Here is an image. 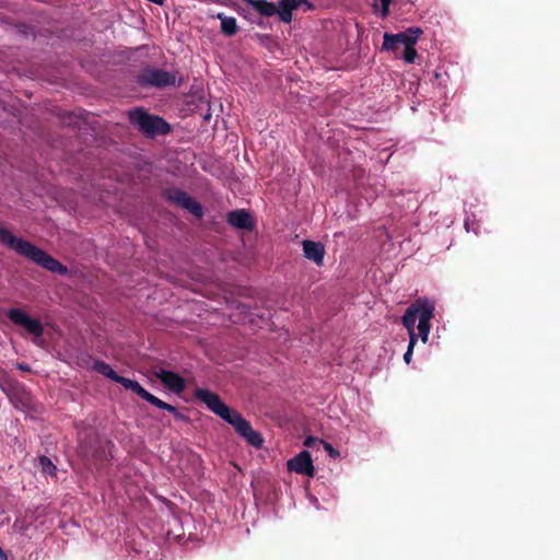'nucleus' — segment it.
<instances>
[{"label": "nucleus", "mask_w": 560, "mask_h": 560, "mask_svg": "<svg viewBox=\"0 0 560 560\" xmlns=\"http://www.w3.org/2000/svg\"><path fill=\"white\" fill-rule=\"evenodd\" d=\"M195 398L207 406L214 415L231 424L235 432L250 446L262 447L264 438L260 432L254 430L250 422L243 415L225 405L217 393L206 388H197Z\"/></svg>", "instance_id": "nucleus-1"}, {"label": "nucleus", "mask_w": 560, "mask_h": 560, "mask_svg": "<svg viewBox=\"0 0 560 560\" xmlns=\"http://www.w3.org/2000/svg\"><path fill=\"white\" fill-rule=\"evenodd\" d=\"M0 243L50 272L61 276L68 273L67 266L31 242L14 236L2 226H0Z\"/></svg>", "instance_id": "nucleus-2"}, {"label": "nucleus", "mask_w": 560, "mask_h": 560, "mask_svg": "<svg viewBox=\"0 0 560 560\" xmlns=\"http://www.w3.org/2000/svg\"><path fill=\"white\" fill-rule=\"evenodd\" d=\"M434 310V303L425 298L417 299L408 306L401 322L408 330L409 340L413 337L417 341L420 337L423 343L428 341L431 329L430 320L433 317Z\"/></svg>", "instance_id": "nucleus-3"}, {"label": "nucleus", "mask_w": 560, "mask_h": 560, "mask_svg": "<svg viewBox=\"0 0 560 560\" xmlns=\"http://www.w3.org/2000/svg\"><path fill=\"white\" fill-rule=\"evenodd\" d=\"M113 447L112 441L103 442L98 434L91 432L80 440L78 453L83 460L98 468L104 462L109 460Z\"/></svg>", "instance_id": "nucleus-4"}, {"label": "nucleus", "mask_w": 560, "mask_h": 560, "mask_svg": "<svg viewBox=\"0 0 560 560\" xmlns=\"http://www.w3.org/2000/svg\"><path fill=\"white\" fill-rule=\"evenodd\" d=\"M127 115L130 124L149 138L167 135L171 131L167 121L160 116L149 114L142 107L132 108Z\"/></svg>", "instance_id": "nucleus-5"}, {"label": "nucleus", "mask_w": 560, "mask_h": 560, "mask_svg": "<svg viewBox=\"0 0 560 560\" xmlns=\"http://www.w3.org/2000/svg\"><path fill=\"white\" fill-rule=\"evenodd\" d=\"M115 382L120 384L121 386H124L126 389L133 392L139 397H141L145 401L150 402L151 405L155 406L156 408L166 410V411L173 413L175 419L183 420V421L187 420V417L185 415H183L182 412H179L176 407H174L173 405L167 404V402L161 400L160 398H158L156 396L152 395L145 388H143L137 381L120 376L118 374Z\"/></svg>", "instance_id": "nucleus-6"}, {"label": "nucleus", "mask_w": 560, "mask_h": 560, "mask_svg": "<svg viewBox=\"0 0 560 560\" xmlns=\"http://www.w3.org/2000/svg\"><path fill=\"white\" fill-rule=\"evenodd\" d=\"M136 82L142 88L163 89L175 85L176 73L164 69L147 67L137 73Z\"/></svg>", "instance_id": "nucleus-7"}, {"label": "nucleus", "mask_w": 560, "mask_h": 560, "mask_svg": "<svg viewBox=\"0 0 560 560\" xmlns=\"http://www.w3.org/2000/svg\"><path fill=\"white\" fill-rule=\"evenodd\" d=\"M164 196L167 201L179 206L180 208L190 212L192 215L197 218H201L203 215V209L201 205L186 191L178 188H168L165 190Z\"/></svg>", "instance_id": "nucleus-8"}, {"label": "nucleus", "mask_w": 560, "mask_h": 560, "mask_svg": "<svg viewBox=\"0 0 560 560\" xmlns=\"http://www.w3.org/2000/svg\"><path fill=\"white\" fill-rule=\"evenodd\" d=\"M7 317L18 326L23 327L30 335L39 338L44 334V326L37 318H32L28 314L18 307L10 308Z\"/></svg>", "instance_id": "nucleus-9"}, {"label": "nucleus", "mask_w": 560, "mask_h": 560, "mask_svg": "<svg viewBox=\"0 0 560 560\" xmlns=\"http://www.w3.org/2000/svg\"><path fill=\"white\" fill-rule=\"evenodd\" d=\"M289 471H294L307 477H314L315 467L308 451H301L298 455L287 462Z\"/></svg>", "instance_id": "nucleus-10"}, {"label": "nucleus", "mask_w": 560, "mask_h": 560, "mask_svg": "<svg viewBox=\"0 0 560 560\" xmlns=\"http://www.w3.org/2000/svg\"><path fill=\"white\" fill-rule=\"evenodd\" d=\"M301 5H305V11L313 9V4L308 0H279L277 7L280 21L291 23L293 11Z\"/></svg>", "instance_id": "nucleus-11"}, {"label": "nucleus", "mask_w": 560, "mask_h": 560, "mask_svg": "<svg viewBox=\"0 0 560 560\" xmlns=\"http://www.w3.org/2000/svg\"><path fill=\"white\" fill-rule=\"evenodd\" d=\"M156 377L173 393L180 394L185 389V380L177 373L160 369L155 372Z\"/></svg>", "instance_id": "nucleus-12"}, {"label": "nucleus", "mask_w": 560, "mask_h": 560, "mask_svg": "<svg viewBox=\"0 0 560 560\" xmlns=\"http://www.w3.org/2000/svg\"><path fill=\"white\" fill-rule=\"evenodd\" d=\"M226 222L240 230H252L254 226V221L250 213L245 209L233 210L228 212Z\"/></svg>", "instance_id": "nucleus-13"}, {"label": "nucleus", "mask_w": 560, "mask_h": 560, "mask_svg": "<svg viewBox=\"0 0 560 560\" xmlns=\"http://www.w3.org/2000/svg\"><path fill=\"white\" fill-rule=\"evenodd\" d=\"M302 246L306 259L313 261L318 267L324 265L325 247L320 242L305 240Z\"/></svg>", "instance_id": "nucleus-14"}, {"label": "nucleus", "mask_w": 560, "mask_h": 560, "mask_svg": "<svg viewBox=\"0 0 560 560\" xmlns=\"http://www.w3.org/2000/svg\"><path fill=\"white\" fill-rule=\"evenodd\" d=\"M2 389L11 401L19 400L24 404V400L28 398V393L25 390L24 385L18 381H7Z\"/></svg>", "instance_id": "nucleus-15"}, {"label": "nucleus", "mask_w": 560, "mask_h": 560, "mask_svg": "<svg viewBox=\"0 0 560 560\" xmlns=\"http://www.w3.org/2000/svg\"><path fill=\"white\" fill-rule=\"evenodd\" d=\"M243 1L262 16L270 18L275 14H278L277 4H275L273 2H269L268 0H243Z\"/></svg>", "instance_id": "nucleus-16"}, {"label": "nucleus", "mask_w": 560, "mask_h": 560, "mask_svg": "<svg viewBox=\"0 0 560 560\" xmlns=\"http://www.w3.org/2000/svg\"><path fill=\"white\" fill-rule=\"evenodd\" d=\"M422 34V31L419 27H409L405 32L394 34L393 36H388V39L395 38L399 45H404L405 47L415 45Z\"/></svg>", "instance_id": "nucleus-17"}, {"label": "nucleus", "mask_w": 560, "mask_h": 560, "mask_svg": "<svg viewBox=\"0 0 560 560\" xmlns=\"http://www.w3.org/2000/svg\"><path fill=\"white\" fill-rule=\"evenodd\" d=\"M218 19L221 21V32L225 36H233L236 34L238 27L236 23V19L232 16H225L223 14H218Z\"/></svg>", "instance_id": "nucleus-18"}, {"label": "nucleus", "mask_w": 560, "mask_h": 560, "mask_svg": "<svg viewBox=\"0 0 560 560\" xmlns=\"http://www.w3.org/2000/svg\"><path fill=\"white\" fill-rule=\"evenodd\" d=\"M93 370L95 372L108 377L109 380H112L114 382L118 375L117 372H115L108 363L101 361V360L94 361Z\"/></svg>", "instance_id": "nucleus-19"}, {"label": "nucleus", "mask_w": 560, "mask_h": 560, "mask_svg": "<svg viewBox=\"0 0 560 560\" xmlns=\"http://www.w3.org/2000/svg\"><path fill=\"white\" fill-rule=\"evenodd\" d=\"M38 467L43 474H46L49 476H56V474H57V467L46 456H39Z\"/></svg>", "instance_id": "nucleus-20"}, {"label": "nucleus", "mask_w": 560, "mask_h": 560, "mask_svg": "<svg viewBox=\"0 0 560 560\" xmlns=\"http://www.w3.org/2000/svg\"><path fill=\"white\" fill-rule=\"evenodd\" d=\"M393 35L394 34H388V33L384 34V42L382 45V49L387 50V51H396L398 49L399 43L395 38H392V39L387 38L388 36H393Z\"/></svg>", "instance_id": "nucleus-21"}, {"label": "nucleus", "mask_w": 560, "mask_h": 560, "mask_svg": "<svg viewBox=\"0 0 560 560\" xmlns=\"http://www.w3.org/2000/svg\"><path fill=\"white\" fill-rule=\"evenodd\" d=\"M413 46L415 45H410L404 49L402 58L407 63H413L418 57V52Z\"/></svg>", "instance_id": "nucleus-22"}, {"label": "nucleus", "mask_w": 560, "mask_h": 560, "mask_svg": "<svg viewBox=\"0 0 560 560\" xmlns=\"http://www.w3.org/2000/svg\"><path fill=\"white\" fill-rule=\"evenodd\" d=\"M415 346H416V339L413 337H411V340H409V345H408L407 351L404 354V361L407 364H409L410 361H411L412 351H413Z\"/></svg>", "instance_id": "nucleus-23"}, {"label": "nucleus", "mask_w": 560, "mask_h": 560, "mask_svg": "<svg viewBox=\"0 0 560 560\" xmlns=\"http://www.w3.org/2000/svg\"><path fill=\"white\" fill-rule=\"evenodd\" d=\"M381 1V16L384 19L389 14V7L392 3V0H380Z\"/></svg>", "instance_id": "nucleus-24"}, {"label": "nucleus", "mask_w": 560, "mask_h": 560, "mask_svg": "<svg viewBox=\"0 0 560 560\" xmlns=\"http://www.w3.org/2000/svg\"><path fill=\"white\" fill-rule=\"evenodd\" d=\"M325 450L329 453L331 457H336L339 455V452L335 450L329 443H325Z\"/></svg>", "instance_id": "nucleus-25"}, {"label": "nucleus", "mask_w": 560, "mask_h": 560, "mask_svg": "<svg viewBox=\"0 0 560 560\" xmlns=\"http://www.w3.org/2000/svg\"><path fill=\"white\" fill-rule=\"evenodd\" d=\"M316 439L313 438V436H308L305 439L304 441V445L307 446V447H312L315 443H316Z\"/></svg>", "instance_id": "nucleus-26"}, {"label": "nucleus", "mask_w": 560, "mask_h": 560, "mask_svg": "<svg viewBox=\"0 0 560 560\" xmlns=\"http://www.w3.org/2000/svg\"><path fill=\"white\" fill-rule=\"evenodd\" d=\"M16 368L24 372H30L31 368L25 363H16Z\"/></svg>", "instance_id": "nucleus-27"}, {"label": "nucleus", "mask_w": 560, "mask_h": 560, "mask_svg": "<svg viewBox=\"0 0 560 560\" xmlns=\"http://www.w3.org/2000/svg\"><path fill=\"white\" fill-rule=\"evenodd\" d=\"M25 529L24 524H21L20 530L23 532Z\"/></svg>", "instance_id": "nucleus-28"}, {"label": "nucleus", "mask_w": 560, "mask_h": 560, "mask_svg": "<svg viewBox=\"0 0 560 560\" xmlns=\"http://www.w3.org/2000/svg\"><path fill=\"white\" fill-rule=\"evenodd\" d=\"M25 529L24 524H21L20 530L23 532Z\"/></svg>", "instance_id": "nucleus-29"}, {"label": "nucleus", "mask_w": 560, "mask_h": 560, "mask_svg": "<svg viewBox=\"0 0 560 560\" xmlns=\"http://www.w3.org/2000/svg\"><path fill=\"white\" fill-rule=\"evenodd\" d=\"M465 228H466L467 231H469L467 222H465Z\"/></svg>", "instance_id": "nucleus-30"}]
</instances>
